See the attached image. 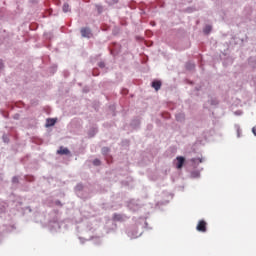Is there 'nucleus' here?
<instances>
[{
  "instance_id": "f257e3e1",
  "label": "nucleus",
  "mask_w": 256,
  "mask_h": 256,
  "mask_svg": "<svg viewBox=\"0 0 256 256\" xmlns=\"http://www.w3.org/2000/svg\"><path fill=\"white\" fill-rule=\"evenodd\" d=\"M196 230L202 233L207 232V223L204 220L198 222V226H196Z\"/></svg>"
},
{
  "instance_id": "f03ea898",
  "label": "nucleus",
  "mask_w": 256,
  "mask_h": 256,
  "mask_svg": "<svg viewBox=\"0 0 256 256\" xmlns=\"http://www.w3.org/2000/svg\"><path fill=\"white\" fill-rule=\"evenodd\" d=\"M185 164V158L183 156L176 157V169H182Z\"/></svg>"
},
{
  "instance_id": "7ed1b4c3",
  "label": "nucleus",
  "mask_w": 256,
  "mask_h": 256,
  "mask_svg": "<svg viewBox=\"0 0 256 256\" xmlns=\"http://www.w3.org/2000/svg\"><path fill=\"white\" fill-rule=\"evenodd\" d=\"M81 35H82L84 38H90L91 30H90L88 27H83V28L81 29Z\"/></svg>"
},
{
  "instance_id": "20e7f679",
  "label": "nucleus",
  "mask_w": 256,
  "mask_h": 256,
  "mask_svg": "<svg viewBox=\"0 0 256 256\" xmlns=\"http://www.w3.org/2000/svg\"><path fill=\"white\" fill-rule=\"evenodd\" d=\"M59 155H69L70 150L68 148H65L63 146L60 147V149L57 151Z\"/></svg>"
},
{
  "instance_id": "39448f33",
  "label": "nucleus",
  "mask_w": 256,
  "mask_h": 256,
  "mask_svg": "<svg viewBox=\"0 0 256 256\" xmlns=\"http://www.w3.org/2000/svg\"><path fill=\"white\" fill-rule=\"evenodd\" d=\"M162 86V82L160 80H155L153 81L152 83V87L156 90V91H159L160 88Z\"/></svg>"
},
{
  "instance_id": "423d86ee",
  "label": "nucleus",
  "mask_w": 256,
  "mask_h": 256,
  "mask_svg": "<svg viewBox=\"0 0 256 256\" xmlns=\"http://www.w3.org/2000/svg\"><path fill=\"white\" fill-rule=\"evenodd\" d=\"M56 124V119L54 118H48L47 119V123H46V127H52Z\"/></svg>"
},
{
  "instance_id": "0eeeda50",
  "label": "nucleus",
  "mask_w": 256,
  "mask_h": 256,
  "mask_svg": "<svg viewBox=\"0 0 256 256\" xmlns=\"http://www.w3.org/2000/svg\"><path fill=\"white\" fill-rule=\"evenodd\" d=\"M211 31H212L211 25H206V27H204V34H210Z\"/></svg>"
},
{
  "instance_id": "6e6552de",
  "label": "nucleus",
  "mask_w": 256,
  "mask_h": 256,
  "mask_svg": "<svg viewBox=\"0 0 256 256\" xmlns=\"http://www.w3.org/2000/svg\"><path fill=\"white\" fill-rule=\"evenodd\" d=\"M63 11H64V13L70 12V7H69V4H68V3H65V4L63 5Z\"/></svg>"
},
{
  "instance_id": "1a4fd4ad",
  "label": "nucleus",
  "mask_w": 256,
  "mask_h": 256,
  "mask_svg": "<svg viewBox=\"0 0 256 256\" xmlns=\"http://www.w3.org/2000/svg\"><path fill=\"white\" fill-rule=\"evenodd\" d=\"M108 152H109V148H108V147H103L102 153H103L104 155H106Z\"/></svg>"
},
{
  "instance_id": "9d476101",
  "label": "nucleus",
  "mask_w": 256,
  "mask_h": 256,
  "mask_svg": "<svg viewBox=\"0 0 256 256\" xmlns=\"http://www.w3.org/2000/svg\"><path fill=\"white\" fill-rule=\"evenodd\" d=\"M93 164H94L95 166H100V165H101V162H100V160L96 159V160H94Z\"/></svg>"
},
{
  "instance_id": "9b49d317",
  "label": "nucleus",
  "mask_w": 256,
  "mask_h": 256,
  "mask_svg": "<svg viewBox=\"0 0 256 256\" xmlns=\"http://www.w3.org/2000/svg\"><path fill=\"white\" fill-rule=\"evenodd\" d=\"M252 133L256 137V126L252 127Z\"/></svg>"
},
{
  "instance_id": "f8f14e48",
  "label": "nucleus",
  "mask_w": 256,
  "mask_h": 256,
  "mask_svg": "<svg viewBox=\"0 0 256 256\" xmlns=\"http://www.w3.org/2000/svg\"><path fill=\"white\" fill-rule=\"evenodd\" d=\"M237 137H240V129H237Z\"/></svg>"
},
{
  "instance_id": "ddd939ff",
  "label": "nucleus",
  "mask_w": 256,
  "mask_h": 256,
  "mask_svg": "<svg viewBox=\"0 0 256 256\" xmlns=\"http://www.w3.org/2000/svg\"><path fill=\"white\" fill-rule=\"evenodd\" d=\"M117 217H119L118 214H115V219H117Z\"/></svg>"
}]
</instances>
